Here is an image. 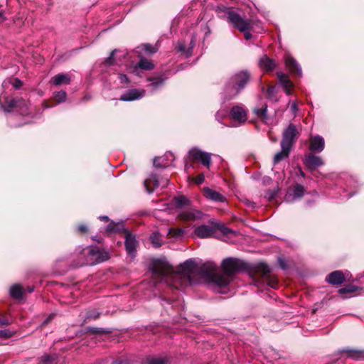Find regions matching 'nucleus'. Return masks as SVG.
Listing matches in <instances>:
<instances>
[{"label": "nucleus", "mask_w": 364, "mask_h": 364, "mask_svg": "<svg viewBox=\"0 0 364 364\" xmlns=\"http://www.w3.org/2000/svg\"><path fill=\"white\" fill-rule=\"evenodd\" d=\"M119 79L121 83H126V84L129 83V80L128 77L127 76V75H125V74H119Z\"/></svg>", "instance_id": "47"}, {"label": "nucleus", "mask_w": 364, "mask_h": 364, "mask_svg": "<svg viewBox=\"0 0 364 364\" xmlns=\"http://www.w3.org/2000/svg\"><path fill=\"white\" fill-rule=\"evenodd\" d=\"M12 336V333L9 330H0V337L1 338H9Z\"/></svg>", "instance_id": "45"}, {"label": "nucleus", "mask_w": 364, "mask_h": 364, "mask_svg": "<svg viewBox=\"0 0 364 364\" xmlns=\"http://www.w3.org/2000/svg\"><path fill=\"white\" fill-rule=\"evenodd\" d=\"M281 151L277 153L274 157L273 161L274 164H278L282 160L288 158L291 151V148L281 145Z\"/></svg>", "instance_id": "28"}, {"label": "nucleus", "mask_w": 364, "mask_h": 364, "mask_svg": "<svg viewBox=\"0 0 364 364\" xmlns=\"http://www.w3.org/2000/svg\"><path fill=\"white\" fill-rule=\"evenodd\" d=\"M50 82L56 86L63 84L69 85L70 83V78L67 74L59 73L51 78Z\"/></svg>", "instance_id": "27"}, {"label": "nucleus", "mask_w": 364, "mask_h": 364, "mask_svg": "<svg viewBox=\"0 0 364 364\" xmlns=\"http://www.w3.org/2000/svg\"><path fill=\"white\" fill-rule=\"evenodd\" d=\"M164 78L161 76H158L156 77H150L148 79L149 82H151L149 86L151 87L154 89H157L159 86H161L164 82Z\"/></svg>", "instance_id": "33"}, {"label": "nucleus", "mask_w": 364, "mask_h": 364, "mask_svg": "<svg viewBox=\"0 0 364 364\" xmlns=\"http://www.w3.org/2000/svg\"><path fill=\"white\" fill-rule=\"evenodd\" d=\"M3 17L2 14L0 12V18Z\"/></svg>", "instance_id": "63"}, {"label": "nucleus", "mask_w": 364, "mask_h": 364, "mask_svg": "<svg viewBox=\"0 0 364 364\" xmlns=\"http://www.w3.org/2000/svg\"><path fill=\"white\" fill-rule=\"evenodd\" d=\"M218 274H219V272L215 263L208 261L201 264H198L197 275L203 277H210L215 284V276Z\"/></svg>", "instance_id": "7"}, {"label": "nucleus", "mask_w": 364, "mask_h": 364, "mask_svg": "<svg viewBox=\"0 0 364 364\" xmlns=\"http://www.w3.org/2000/svg\"><path fill=\"white\" fill-rule=\"evenodd\" d=\"M274 90H275V89H274V87H273L268 88V90H267V93H268V95H272V94L274 92Z\"/></svg>", "instance_id": "55"}, {"label": "nucleus", "mask_w": 364, "mask_h": 364, "mask_svg": "<svg viewBox=\"0 0 364 364\" xmlns=\"http://www.w3.org/2000/svg\"><path fill=\"white\" fill-rule=\"evenodd\" d=\"M250 79L247 71H240L233 74L225 85L223 95L225 100L235 98L245 87Z\"/></svg>", "instance_id": "3"}, {"label": "nucleus", "mask_w": 364, "mask_h": 364, "mask_svg": "<svg viewBox=\"0 0 364 364\" xmlns=\"http://www.w3.org/2000/svg\"><path fill=\"white\" fill-rule=\"evenodd\" d=\"M9 292L13 298L21 299L23 297V289L20 284H16L11 287Z\"/></svg>", "instance_id": "30"}, {"label": "nucleus", "mask_w": 364, "mask_h": 364, "mask_svg": "<svg viewBox=\"0 0 364 364\" xmlns=\"http://www.w3.org/2000/svg\"><path fill=\"white\" fill-rule=\"evenodd\" d=\"M12 85L15 89H19L23 85V82L18 78H15L12 82Z\"/></svg>", "instance_id": "44"}, {"label": "nucleus", "mask_w": 364, "mask_h": 364, "mask_svg": "<svg viewBox=\"0 0 364 364\" xmlns=\"http://www.w3.org/2000/svg\"><path fill=\"white\" fill-rule=\"evenodd\" d=\"M178 272L168 274L166 265L156 261L152 264L150 270L153 276L159 277V282H164L168 286L181 289L195 283L193 277L198 273V263L194 259H188L180 265Z\"/></svg>", "instance_id": "2"}, {"label": "nucleus", "mask_w": 364, "mask_h": 364, "mask_svg": "<svg viewBox=\"0 0 364 364\" xmlns=\"http://www.w3.org/2000/svg\"><path fill=\"white\" fill-rule=\"evenodd\" d=\"M159 185L158 176L155 173L150 174L149 177L144 181V186L148 193H153L154 190Z\"/></svg>", "instance_id": "21"}, {"label": "nucleus", "mask_w": 364, "mask_h": 364, "mask_svg": "<svg viewBox=\"0 0 364 364\" xmlns=\"http://www.w3.org/2000/svg\"><path fill=\"white\" fill-rule=\"evenodd\" d=\"M11 321L6 317L0 318V326H8Z\"/></svg>", "instance_id": "48"}, {"label": "nucleus", "mask_w": 364, "mask_h": 364, "mask_svg": "<svg viewBox=\"0 0 364 364\" xmlns=\"http://www.w3.org/2000/svg\"><path fill=\"white\" fill-rule=\"evenodd\" d=\"M224 12L228 22L232 24L234 28L238 29L240 32H243L246 40H250L252 38V34L250 32L251 28L250 22L248 20L244 19L231 8H225Z\"/></svg>", "instance_id": "6"}, {"label": "nucleus", "mask_w": 364, "mask_h": 364, "mask_svg": "<svg viewBox=\"0 0 364 364\" xmlns=\"http://www.w3.org/2000/svg\"><path fill=\"white\" fill-rule=\"evenodd\" d=\"M230 116L232 119L240 124H244L247 119V110L244 105H237L231 108Z\"/></svg>", "instance_id": "11"}, {"label": "nucleus", "mask_w": 364, "mask_h": 364, "mask_svg": "<svg viewBox=\"0 0 364 364\" xmlns=\"http://www.w3.org/2000/svg\"><path fill=\"white\" fill-rule=\"evenodd\" d=\"M267 105L266 104L261 105L260 107H256L253 109V113L256 117L265 124H268L269 117L267 115Z\"/></svg>", "instance_id": "24"}, {"label": "nucleus", "mask_w": 364, "mask_h": 364, "mask_svg": "<svg viewBox=\"0 0 364 364\" xmlns=\"http://www.w3.org/2000/svg\"><path fill=\"white\" fill-rule=\"evenodd\" d=\"M168 182V180L166 179L164 184L163 185V186H166Z\"/></svg>", "instance_id": "60"}, {"label": "nucleus", "mask_w": 364, "mask_h": 364, "mask_svg": "<svg viewBox=\"0 0 364 364\" xmlns=\"http://www.w3.org/2000/svg\"><path fill=\"white\" fill-rule=\"evenodd\" d=\"M291 109L293 112H296L297 110V105L295 102H292V104L291 105Z\"/></svg>", "instance_id": "54"}, {"label": "nucleus", "mask_w": 364, "mask_h": 364, "mask_svg": "<svg viewBox=\"0 0 364 364\" xmlns=\"http://www.w3.org/2000/svg\"><path fill=\"white\" fill-rule=\"evenodd\" d=\"M41 361L43 364H58L60 359L56 354H45L41 357Z\"/></svg>", "instance_id": "32"}, {"label": "nucleus", "mask_w": 364, "mask_h": 364, "mask_svg": "<svg viewBox=\"0 0 364 364\" xmlns=\"http://www.w3.org/2000/svg\"><path fill=\"white\" fill-rule=\"evenodd\" d=\"M259 67L265 71H271L276 67V63L273 59L264 55L260 58L259 63Z\"/></svg>", "instance_id": "26"}, {"label": "nucleus", "mask_w": 364, "mask_h": 364, "mask_svg": "<svg viewBox=\"0 0 364 364\" xmlns=\"http://www.w3.org/2000/svg\"><path fill=\"white\" fill-rule=\"evenodd\" d=\"M300 174L302 177H304L305 176V174L300 169Z\"/></svg>", "instance_id": "59"}, {"label": "nucleus", "mask_w": 364, "mask_h": 364, "mask_svg": "<svg viewBox=\"0 0 364 364\" xmlns=\"http://www.w3.org/2000/svg\"><path fill=\"white\" fill-rule=\"evenodd\" d=\"M33 291V288H29V289H28V291H29V292H32Z\"/></svg>", "instance_id": "61"}, {"label": "nucleus", "mask_w": 364, "mask_h": 364, "mask_svg": "<svg viewBox=\"0 0 364 364\" xmlns=\"http://www.w3.org/2000/svg\"><path fill=\"white\" fill-rule=\"evenodd\" d=\"M305 192L304 187L301 184H296L294 188L288 192L286 196V200L293 202L303 197Z\"/></svg>", "instance_id": "16"}, {"label": "nucleus", "mask_w": 364, "mask_h": 364, "mask_svg": "<svg viewBox=\"0 0 364 364\" xmlns=\"http://www.w3.org/2000/svg\"><path fill=\"white\" fill-rule=\"evenodd\" d=\"M254 284L258 287L259 285V281L254 279Z\"/></svg>", "instance_id": "58"}, {"label": "nucleus", "mask_w": 364, "mask_h": 364, "mask_svg": "<svg viewBox=\"0 0 364 364\" xmlns=\"http://www.w3.org/2000/svg\"><path fill=\"white\" fill-rule=\"evenodd\" d=\"M185 168H186V169H188V164H186V165H185Z\"/></svg>", "instance_id": "62"}, {"label": "nucleus", "mask_w": 364, "mask_h": 364, "mask_svg": "<svg viewBox=\"0 0 364 364\" xmlns=\"http://www.w3.org/2000/svg\"><path fill=\"white\" fill-rule=\"evenodd\" d=\"M194 46H195V41L193 39H191V46L188 49H186V44L183 42L180 41L178 43L177 49H178V52L184 54L186 55V57H189L191 55L192 49Z\"/></svg>", "instance_id": "29"}, {"label": "nucleus", "mask_w": 364, "mask_h": 364, "mask_svg": "<svg viewBox=\"0 0 364 364\" xmlns=\"http://www.w3.org/2000/svg\"><path fill=\"white\" fill-rule=\"evenodd\" d=\"M99 219H100V220L105 221V222H107V221L109 220V218H108L107 216H105V215H104V216H100V217H99Z\"/></svg>", "instance_id": "57"}, {"label": "nucleus", "mask_w": 364, "mask_h": 364, "mask_svg": "<svg viewBox=\"0 0 364 364\" xmlns=\"http://www.w3.org/2000/svg\"><path fill=\"white\" fill-rule=\"evenodd\" d=\"M174 156L171 152H166L163 156L155 157L154 165L157 168H166L171 165Z\"/></svg>", "instance_id": "15"}, {"label": "nucleus", "mask_w": 364, "mask_h": 364, "mask_svg": "<svg viewBox=\"0 0 364 364\" xmlns=\"http://www.w3.org/2000/svg\"><path fill=\"white\" fill-rule=\"evenodd\" d=\"M357 289H358V288L355 286H354L353 284H348V285H346L345 287L341 288L338 290V293L340 294H344L346 293H353V292L356 291Z\"/></svg>", "instance_id": "37"}, {"label": "nucleus", "mask_w": 364, "mask_h": 364, "mask_svg": "<svg viewBox=\"0 0 364 364\" xmlns=\"http://www.w3.org/2000/svg\"><path fill=\"white\" fill-rule=\"evenodd\" d=\"M303 162L304 166L310 171H314L316 168L324 164L322 158L319 156L314 155V153L305 155Z\"/></svg>", "instance_id": "12"}, {"label": "nucleus", "mask_w": 364, "mask_h": 364, "mask_svg": "<svg viewBox=\"0 0 364 364\" xmlns=\"http://www.w3.org/2000/svg\"><path fill=\"white\" fill-rule=\"evenodd\" d=\"M345 280V275L343 272L340 270L331 272L326 278V281L333 285L341 284Z\"/></svg>", "instance_id": "20"}, {"label": "nucleus", "mask_w": 364, "mask_h": 364, "mask_svg": "<svg viewBox=\"0 0 364 364\" xmlns=\"http://www.w3.org/2000/svg\"><path fill=\"white\" fill-rule=\"evenodd\" d=\"M99 317V314L98 313H94L92 314H90L87 315V318H97Z\"/></svg>", "instance_id": "53"}, {"label": "nucleus", "mask_w": 364, "mask_h": 364, "mask_svg": "<svg viewBox=\"0 0 364 364\" xmlns=\"http://www.w3.org/2000/svg\"><path fill=\"white\" fill-rule=\"evenodd\" d=\"M204 180H205V176H204V174H203V173L199 174L198 176H197L196 178H193V181L196 184H201L202 183H203Z\"/></svg>", "instance_id": "43"}, {"label": "nucleus", "mask_w": 364, "mask_h": 364, "mask_svg": "<svg viewBox=\"0 0 364 364\" xmlns=\"http://www.w3.org/2000/svg\"><path fill=\"white\" fill-rule=\"evenodd\" d=\"M279 265H280V267H281L283 269H287L286 262H285V261H284V259H279Z\"/></svg>", "instance_id": "51"}, {"label": "nucleus", "mask_w": 364, "mask_h": 364, "mask_svg": "<svg viewBox=\"0 0 364 364\" xmlns=\"http://www.w3.org/2000/svg\"><path fill=\"white\" fill-rule=\"evenodd\" d=\"M117 50H114L109 55V56L105 60V63L108 65H111L113 64L114 56L117 53Z\"/></svg>", "instance_id": "42"}, {"label": "nucleus", "mask_w": 364, "mask_h": 364, "mask_svg": "<svg viewBox=\"0 0 364 364\" xmlns=\"http://www.w3.org/2000/svg\"><path fill=\"white\" fill-rule=\"evenodd\" d=\"M53 97L58 103H60L65 101L67 98V93L65 91L60 90L59 92H55Z\"/></svg>", "instance_id": "36"}, {"label": "nucleus", "mask_w": 364, "mask_h": 364, "mask_svg": "<svg viewBox=\"0 0 364 364\" xmlns=\"http://www.w3.org/2000/svg\"><path fill=\"white\" fill-rule=\"evenodd\" d=\"M125 247L127 253L132 257L135 256L136 247L138 246V241L134 235L128 230H125Z\"/></svg>", "instance_id": "13"}, {"label": "nucleus", "mask_w": 364, "mask_h": 364, "mask_svg": "<svg viewBox=\"0 0 364 364\" xmlns=\"http://www.w3.org/2000/svg\"><path fill=\"white\" fill-rule=\"evenodd\" d=\"M277 76L279 83L284 88L285 93L287 95H291L292 94L291 88L293 87V82L289 80L288 75L284 74L282 72H279L277 73Z\"/></svg>", "instance_id": "19"}, {"label": "nucleus", "mask_w": 364, "mask_h": 364, "mask_svg": "<svg viewBox=\"0 0 364 364\" xmlns=\"http://www.w3.org/2000/svg\"><path fill=\"white\" fill-rule=\"evenodd\" d=\"M175 207L180 209L178 217L183 220H195L202 218L203 213L194 208L190 200L184 196H179L173 199Z\"/></svg>", "instance_id": "5"}, {"label": "nucleus", "mask_w": 364, "mask_h": 364, "mask_svg": "<svg viewBox=\"0 0 364 364\" xmlns=\"http://www.w3.org/2000/svg\"><path fill=\"white\" fill-rule=\"evenodd\" d=\"M87 230V228L85 225H80L78 226V230L82 233L86 232Z\"/></svg>", "instance_id": "50"}, {"label": "nucleus", "mask_w": 364, "mask_h": 364, "mask_svg": "<svg viewBox=\"0 0 364 364\" xmlns=\"http://www.w3.org/2000/svg\"><path fill=\"white\" fill-rule=\"evenodd\" d=\"M168 234L173 237H179L183 235V231L181 229H170Z\"/></svg>", "instance_id": "41"}, {"label": "nucleus", "mask_w": 364, "mask_h": 364, "mask_svg": "<svg viewBox=\"0 0 364 364\" xmlns=\"http://www.w3.org/2000/svg\"><path fill=\"white\" fill-rule=\"evenodd\" d=\"M144 94L145 91L144 90L132 89L122 95L119 100L122 101H133L141 99L144 96Z\"/></svg>", "instance_id": "18"}, {"label": "nucleus", "mask_w": 364, "mask_h": 364, "mask_svg": "<svg viewBox=\"0 0 364 364\" xmlns=\"http://www.w3.org/2000/svg\"><path fill=\"white\" fill-rule=\"evenodd\" d=\"M219 229L221 231V232H223L224 235H228L229 233L232 232V231L230 228L224 225H222Z\"/></svg>", "instance_id": "49"}, {"label": "nucleus", "mask_w": 364, "mask_h": 364, "mask_svg": "<svg viewBox=\"0 0 364 364\" xmlns=\"http://www.w3.org/2000/svg\"><path fill=\"white\" fill-rule=\"evenodd\" d=\"M298 134L296 127L293 124H290L283 132L281 145L291 149Z\"/></svg>", "instance_id": "9"}, {"label": "nucleus", "mask_w": 364, "mask_h": 364, "mask_svg": "<svg viewBox=\"0 0 364 364\" xmlns=\"http://www.w3.org/2000/svg\"><path fill=\"white\" fill-rule=\"evenodd\" d=\"M138 68L146 70H150L154 68V64L152 63L151 61L148 60L144 58H142L134 67L135 70H137Z\"/></svg>", "instance_id": "31"}, {"label": "nucleus", "mask_w": 364, "mask_h": 364, "mask_svg": "<svg viewBox=\"0 0 364 364\" xmlns=\"http://www.w3.org/2000/svg\"><path fill=\"white\" fill-rule=\"evenodd\" d=\"M142 49L147 53L154 54L158 51L159 48L156 45L144 44L142 46Z\"/></svg>", "instance_id": "38"}, {"label": "nucleus", "mask_w": 364, "mask_h": 364, "mask_svg": "<svg viewBox=\"0 0 364 364\" xmlns=\"http://www.w3.org/2000/svg\"><path fill=\"white\" fill-rule=\"evenodd\" d=\"M215 232V230L212 226L207 225H200L194 230L195 234L200 238L211 237Z\"/></svg>", "instance_id": "22"}, {"label": "nucleus", "mask_w": 364, "mask_h": 364, "mask_svg": "<svg viewBox=\"0 0 364 364\" xmlns=\"http://www.w3.org/2000/svg\"><path fill=\"white\" fill-rule=\"evenodd\" d=\"M203 192L205 196L213 201L219 203H223L225 201V198L222 194L210 188H204Z\"/></svg>", "instance_id": "23"}, {"label": "nucleus", "mask_w": 364, "mask_h": 364, "mask_svg": "<svg viewBox=\"0 0 364 364\" xmlns=\"http://www.w3.org/2000/svg\"><path fill=\"white\" fill-rule=\"evenodd\" d=\"M325 148L324 139L319 136H311L310 137L309 150L311 153H321Z\"/></svg>", "instance_id": "14"}, {"label": "nucleus", "mask_w": 364, "mask_h": 364, "mask_svg": "<svg viewBox=\"0 0 364 364\" xmlns=\"http://www.w3.org/2000/svg\"><path fill=\"white\" fill-rule=\"evenodd\" d=\"M223 116L224 114H221L220 111L215 114V118L218 121L221 120L223 118Z\"/></svg>", "instance_id": "52"}, {"label": "nucleus", "mask_w": 364, "mask_h": 364, "mask_svg": "<svg viewBox=\"0 0 364 364\" xmlns=\"http://www.w3.org/2000/svg\"><path fill=\"white\" fill-rule=\"evenodd\" d=\"M5 103L7 106L6 108H4L5 112H10L14 108H18L21 114L26 115L28 114L26 102L22 98H6Z\"/></svg>", "instance_id": "8"}, {"label": "nucleus", "mask_w": 364, "mask_h": 364, "mask_svg": "<svg viewBox=\"0 0 364 364\" xmlns=\"http://www.w3.org/2000/svg\"><path fill=\"white\" fill-rule=\"evenodd\" d=\"M285 64L290 73L297 77L302 75L301 68L296 60L290 55L285 56Z\"/></svg>", "instance_id": "17"}, {"label": "nucleus", "mask_w": 364, "mask_h": 364, "mask_svg": "<svg viewBox=\"0 0 364 364\" xmlns=\"http://www.w3.org/2000/svg\"><path fill=\"white\" fill-rule=\"evenodd\" d=\"M56 314L55 313L50 314L46 319L42 323V326H44L47 324H48L55 317Z\"/></svg>", "instance_id": "46"}, {"label": "nucleus", "mask_w": 364, "mask_h": 364, "mask_svg": "<svg viewBox=\"0 0 364 364\" xmlns=\"http://www.w3.org/2000/svg\"><path fill=\"white\" fill-rule=\"evenodd\" d=\"M123 227L122 223H115L111 222L107 227L106 231L109 233L115 232L119 231Z\"/></svg>", "instance_id": "34"}, {"label": "nucleus", "mask_w": 364, "mask_h": 364, "mask_svg": "<svg viewBox=\"0 0 364 364\" xmlns=\"http://www.w3.org/2000/svg\"><path fill=\"white\" fill-rule=\"evenodd\" d=\"M109 259V255L106 252L99 250L97 247H86L79 252L77 263L74 264V267H79L84 265H94L106 261Z\"/></svg>", "instance_id": "4"}, {"label": "nucleus", "mask_w": 364, "mask_h": 364, "mask_svg": "<svg viewBox=\"0 0 364 364\" xmlns=\"http://www.w3.org/2000/svg\"><path fill=\"white\" fill-rule=\"evenodd\" d=\"M88 331L92 333V334H106V333H109L111 332L108 329L103 328H96V327L89 328Z\"/></svg>", "instance_id": "39"}, {"label": "nucleus", "mask_w": 364, "mask_h": 364, "mask_svg": "<svg viewBox=\"0 0 364 364\" xmlns=\"http://www.w3.org/2000/svg\"><path fill=\"white\" fill-rule=\"evenodd\" d=\"M223 273L215 276V284L219 287L228 286L235 275L241 272H247L252 277L259 276L272 288L277 287V280L270 274V268L264 263L250 264L235 257H228L221 263Z\"/></svg>", "instance_id": "1"}, {"label": "nucleus", "mask_w": 364, "mask_h": 364, "mask_svg": "<svg viewBox=\"0 0 364 364\" xmlns=\"http://www.w3.org/2000/svg\"><path fill=\"white\" fill-rule=\"evenodd\" d=\"M188 155L191 161H200L205 167H210L211 164V158L210 154L202 151L197 148H193L189 151Z\"/></svg>", "instance_id": "10"}, {"label": "nucleus", "mask_w": 364, "mask_h": 364, "mask_svg": "<svg viewBox=\"0 0 364 364\" xmlns=\"http://www.w3.org/2000/svg\"><path fill=\"white\" fill-rule=\"evenodd\" d=\"M112 364H131V363L127 361H114L112 363Z\"/></svg>", "instance_id": "56"}, {"label": "nucleus", "mask_w": 364, "mask_h": 364, "mask_svg": "<svg viewBox=\"0 0 364 364\" xmlns=\"http://www.w3.org/2000/svg\"><path fill=\"white\" fill-rule=\"evenodd\" d=\"M343 353L347 354L348 358H350L355 360H364V350H355V349H343L338 351V354L340 355Z\"/></svg>", "instance_id": "25"}, {"label": "nucleus", "mask_w": 364, "mask_h": 364, "mask_svg": "<svg viewBox=\"0 0 364 364\" xmlns=\"http://www.w3.org/2000/svg\"><path fill=\"white\" fill-rule=\"evenodd\" d=\"M148 364H168V359L166 357L154 358L150 359Z\"/></svg>", "instance_id": "40"}, {"label": "nucleus", "mask_w": 364, "mask_h": 364, "mask_svg": "<svg viewBox=\"0 0 364 364\" xmlns=\"http://www.w3.org/2000/svg\"><path fill=\"white\" fill-rule=\"evenodd\" d=\"M150 240L151 244L155 247H159L161 245V238L160 235L158 232H153L151 235Z\"/></svg>", "instance_id": "35"}]
</instances>
